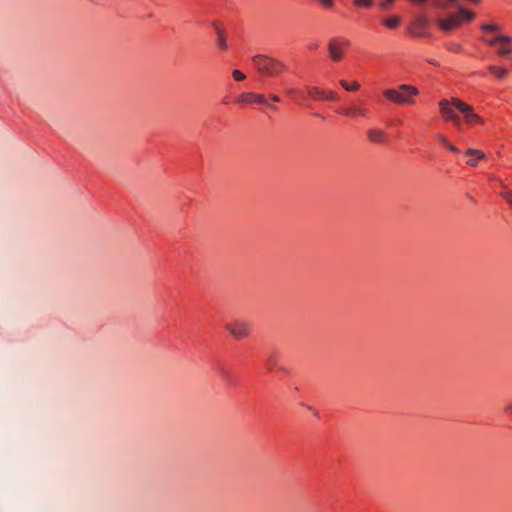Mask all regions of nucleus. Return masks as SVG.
I'll return each mask as SVG.
<instances>
[{
  "mask_svg": "<svg viewBox=\"0 0 512 512\" xmlns=\"http://www.w3.org/2000/svg\"><path fill=\"white\" fill-rule=\"evenodd\" d=\"M232 76L236 81H243L246 78V75L237 69L232 71Z\"/></svg>",
  "mask_w": 512,
  "mask_h": 512,
  "instance_id": "5701e85b",
  "label": "nucleus"
},
{
  "mask_svg": "<svg viewBox=\"0 0 512 512\" xmlns=\"http://www.w3.org/2000/svg\"><path fill=\"white\" fill-rule=\"evenodd\" d=\"M501 196L507 201L509 206L512 207V190L503 191Z\"/></svg>",
  "mask_w": 512,
  "mask_h": 512,
  "instance_id": "b1692460",
  "label": "nucleus"
},
{
  "mask_svg": "<svg viewBox=\"0 0 512 512\" xmlns=\"http://www.w3.org/2000/svg\"><path fill=\"white\" fill-rule=\"evenodd\" d=\"M505 410H506V412H508V413H512V403H509V404L505 407Z\"/></svg>",
  "mask_w": 512,
  "mask_h": 512,
  "instance_id": "2f4dec72",
  "label": "nucleus"
},
{
  "mask_svg": "<svg viewBox=\"0 0 512 512\" xmlns=\"http://www.w3.org/2000/svg\"><path fill=\"white\" fill-rule=\"evenodd\" d=\"M446 147H447L450 151H452V152H455V153H458V152H459V149H458L456 146H454L453 144H451L450 142H449V144H448V145H446Z\"/></svg>",
  "mask_w": 512,
  "mask_h": 512,
  "instance_id": "c756f323",
  "label": "nucleus"
},
{
  "mask_svg": "<svg viewBox=\"0 0 512 512\" xmlns=\"http://www.w3.org/2000/svg\"><path fill=\"white\" fill-rule=\"evenodd\" d=\"M438 140L443 144V145H448L449 144V141L447 140V138L441 134H439L438 136Z\"/></svg>",
  "mask_w": 512,
  "mask_h": 512,
  "instance_id": "c85d7f7f",
  "label": "nucleus"
},
{
  "mask_svg": "<svg viewBox=\"0 0 512 512\" xmlns=\"http://www.w3.org/2000/svg\"><path fill=\"white\" fill-rule=\"evenodd\" d=\"M439 107L442 117L446 121L453 122L458 129L462 128V124L459 116L455 112V109L463 114L464 120L468 124H482L484 122L480 116L474 113L472 106L458 98H452L451 100L443 99L439 102Z\"/></svg>",
  "mask_w": 512,
  "mask_h": 512,
  "instance_id": "f257e3e1",
  "label": "nucleus"
},
{
  "mask_svg": "<svg viewBox=\"0 0 512 512\" xmlns=\"http://www.w3.org/2000/svg\"><path fill=\"white\" fill-rule=\"evenodd\" d=\"M269 98L273 101V102H280V97L276 94H270L269 95Z\"/></svg>",
  "mask_w": 512,
  "mask_h": 512,
  "instance_id": "7c9ffc66",
  "label": "nucleus"
},
{
  "mask_svg": "<svg viewBox=\"0 0 512 512\" xmlns=\"http://www.w3.org/2000/svg\"><path fill=\"white\" fill-rule=\"evenodd\" d=\"M266 366L268 370H273L275 367V356L268 355L266 359Z\"/></svg>",
  "mask_w": 512,
  "mask_h": 512,
  "instance_id": "a878e982",
  "label": "nucleus"
},
{
  "mask_svg": "<svg viewBox=\"0 0 512 512\" xmlns=\"http://www.w3.org/2000/svg\"><path fill=\"white\" fill-rule=\"evenodd\" d=\"M483 41L489 46H495L496 44L512 42V37L506 34H496L495 37L490 39L483 38Z\"/></svg>",
  "mask_w": 512,
  "mask_h": 512,
  "instance_id": "f8f14e48",
  "label": "nucleus"
},
{
  "mask_svg": "<svg viewBox=\"0 0 512 512\" xmlns=\"http://www.w3.org/2000/svg\"><path fill=\"white\" fill-rule=\"evenodd\" d=\"M394 1L395 0H386V6L392 4ZM409 1L414 4H417V5H424L427 2V0H409Z\"/></svg>",
  "mask_w": 512,
  "mask_h": 512,
  "instance_id": "bb28decb",
  "label": "nucleus"
},
{
  "mask_svg": "<svg viewBox=\"0 0 512 512\" xmlns=\"http://www.w3.org/2000/svg\"><path fill=\"white\" fill-rule=\"evenodd\" d=\"M339 84L347 92H355L360 88V84L356 80L348 81L345 79H341L339 81Z\"/></svg>",
  "mask_w": 512,
  "mask_h": 512,
  "instance_id": "4468645a",
  "label": "nucleus"
},
{
  "mask_svg": "<svg viewBox=\"0 0 512 512\" xmlns=\"http://www.w3.org/2000/svg\"><path fill=\"white\" fill-rule=\"evenodd\" d=\"M462 24V18L458 14H449L446 18L437 20V25L444 32H450Z\"/></svg>",
  "mask_w": 512,
  "mask_h": 512,
  "instance_id": "1a4fd4ad",
  "label": "nucleus"
},
{
  "mask_svg": "<svg viewBox=\"0 0 512 512\" xmlns=\"http://www.w3.org/2000/svg\"><path fill=\"white\" fill-rule=\"evenodd\" d=\"M401 22V18L398 16L386 18V27L396 28Z\"/></svg>",
  "mask_w": 512,
  "mask_h": 512,
  "instance_id": "aec40b11",
  "label": "nucleus"
},
{
  "mask_svg": "<svg viewBox=\"0 0 512 512\" xmlns=\"http://www.w3.org/2000/svg\"><path fill=\"white\" fill-rule=\"evenodd\" d=\"M217 44L222 49H226L227 48L226 38H225L224 34L221 31H218Z\"/></svg>",
  "mask_w": 512,
  "mask_h": 512,
  "instance_id": "4be33fe9",
  "label": "nucleus"
},
{
  "mask_svg": "<svg viewBox=\"0 0 512 512\" xmlns=\"http://www.w3.org/2000/svg\"><path fill=\"white\" fill-rule=\"evenodd\" d=\"M466 155L469 157L467 164L472 167L477 166L478 160L485 158V154L481 150L477 149H468L466 151Z\"/></svg>",
  "mask_w": 512,
  "mask_h": 512,
  "instance_id": "9b49d317",
  "label": "nucleus"
},
{
  "mask_svg": "<svg viewBox=\"0 0 512 512\" xmlns=\"http://www.w3.org/2000/svg\"><path fill=\"white\" fill-rule=\"evenodd\" d=\"M481 29L484 32L498 33L500 31V26L497 24L486 23L481 25Z\"/></svg>",
  "mask_w": 512,
  "mask_h": 512,
  "instance_id": "6ab92c4d",
  "label": "nucleus"
},
{
  "mask_svg": "<svg viewBox=\"0 0 512 512\" xmlns=\"http://www.w3.org/2000/svg\"><path fill=\"white\" fill-rule=\"evenodd\" d=\"M458 0H446V1H439L436 0L434 2V6L440 9H447L450 4H456Z\"/></svg>",
  "mask_w": 512,
  "mask_h": 512,
  "instance_id": "412c9836",
  "label": "nucleus"
},
{
  "mask_svg": "<svg viewBox=\"0 0 512 512\" xmlns=\"http://www.w3.org/2000/svg\"><path fill=\"white\" fill-rule=\"evenodd\" d=\"M349 46V42L347 40H333L329 43L328 49L330 57L334 61H339L342 59L344 50Z\"/></svg>",
  "mask_w": 512,
  "mask_h": 512,
  "instance_id": "9d476101",
  "label": "nucleus"
},
{
  "mask_svg": "<svg viewBox=\"0 0 512 512\" xmlns=\"http://www.w3.org/2000/svg\"><path fill=\"white\" fill-rule=\"evenodd\" d=\"M285 92L288 96H290L293 99H303L304 98L303 93L296 88H291V87L287 88L285 90Z\"/></svg>",
  "mask_w": 512,
  "mask_h": 512,
  "instance_id": "a211bd4d",
  "label": "nucleus"
},
{
  "mask_svg": "<svg viewBox=\"0 0 512 512\" xmlns=\"http://www.w3.org/2000/svg\"><path fill=\"white\" fill-rule=\"evenodd\" d=\"M236 102L239 104H243V105L258 103V104L267 106V107L271 108L272 110H277V107L269 104L265 95L260 94V93H254V92L241 93L240 95L237 96Z\"/></svg>",
  "mask_w": 512,
  "mask_h": 512,
  "instance_id": "423d86ee",
  "label": "nucleus"
},
{
  "mask_svg": "<svg viewBox=\"0 0 512 512\" xmlns=\"http://www.w3.org/2000/svg\"><path fill=\"white\" fill-rule=\"evenodd\" d=\"M373 1L372 0H354V4L359 7H371Z\"/></svg>",
  "mask_w": 512,
  "mask_h": 512,
  "instance_id": "393cba45",
  "label": "nucleus"
},
{
  "mask_svg": "<svg viewBox=\"0 0 512 512\" xmlns=\"http://www.w3.org/2000/svg\"><path fill=\"white\" fill-rule=\"evenodd\" d=\"M488 70L499 80H504L509 74V70L503 66L490 65Z\"/></svg>",
  "mask_w": 512,
  "mask_h": 512,
  "instance_id": "ddd939ff",
  "label": "nucleus"
},
{
  "mask_svg": "<svg viewBox=\"0 0 512 512\" xmlns=\"http://www.w3.org/2000/svg\"><path fill=\"white\" fill-rule=\"evenodd\" d=\"M308 95L314 100L337 101L338 94L333 90H324L315 86L307 87Z\"/></svg>",
  "mask_w": 512,
  "mask_h": 512,
  "instance_id": "0eeeda50",
  "label": "nucleus"
},
{
  "mask_svg": "<svg viewBox=\"0 0 512 512\" xmlns=\"http://www.w3.org/2000/svg\"><path fill=\"white\" fill-rule=\"evenodd\" d=\"M512 42L501 43L500 48L497 51V54L501 57H507L512 54Z\"/></svg>",
  "mask_w": 512,
  "mask_h": 512,
  "instance_id": "dca6fc26",
  "label": "nucleus"
},
{
  "mask_svg": "<svg viewBox=\"0 0 512 512\" xmlns=\"http://www.w3.org/2000/svg\"><path fill=\"white\" fill-rule=\"evenodd\" d=\"M367 138L372 143H381L383 141V133L378 129L367 130Z\"/></svg>",
  "mask_w": 512,
  "mask_h": 512,
  "instance_id": "2eb2a0df",
  "label": "nucleus"
},
{
  "mask_svg": "<svg viewBox=\"0 0 512 512\" xmlns=\"http://www.w3.org/2000/svg\"><path fill=\"white\" fill-rule=\"evenodd\" d=\"M254 67L263 75L277 76L285 70V65L278 59L257 54L252 57Z\"/></svg>",
  "mask_w": 512,
  "mask_h": 512,
  "instance_id": "f03ea898",
  "label": "nucleus"
},
{
  "mask_svg": "<svg viewBox=\"0 0 512 512\" xmlns=\"http://www.w3.org/2000/svg\"><path fill=\"white\" fill-rule=\"evenodd\" d=\"M428 23L429 20L425 14H418L411 24L410 32L415 36L425 37L427 36L426 28Z\"/></svg>",
  "mask_w": 512,
  "mask_h": 512,
  "instance_id": "6e6552de",
  "label": "nucleus"
},
{
  "mask_svg": "<svg viewBox=\"0 0 512 512\" xmlns=\"http://www.w3.org/2000/svg\"><path fill=\"white\" fill-rule=\"evenodd\" d=\"M418 93L416 87L404 84L397 89L386 90V99L397 104L411 105L414 103L413 97L417 96Z\"/></svg>",
  "mask_w": 512,
  "mask_h": 512,
  "instance_id": "7ed1b4c3",
  "label": "nucleus"
},
{
  "mask_svg": "<svg viewBox=\"0 0 512 512\" xmlns=\"http://www.w3.org/2000/svg\"><path fill=\"white\" fill-rule=\"evenodd\" d=\"M320 3L326 8H331L334 5L333 0H320Z\"/></svg>",
  "mask_w": 512,
  "mask_h": 512,
  "instance_id": "cd10ccee",
  "label": "nucleus"
},
{
  "mask_svg": "<svg viewBox=\"0 0 512 512\" xmlns=\"http://www.w3.org/2000/svg\"><path fill=\"white\" fill-rule=\"evenodd\" d=\"M225 329L236 339L247 338L251 334V323L242 318H235L234 320L225 324Z\"/></svg>",
  "mask_w": 512,
  "mask_h": 512,
  "instance_id": "39448f33",
  "label": "nucleus"
},
{
  "mask_svg": "<svg viewBox=\"0 0 512 512\" xmlns=\"http://www.w3.org/2000/svg\"><path fill=\"white\" fill-rule=\"evenodd\" d=\"M458 15L462 18V22L464 20L469 22L474 18V14L463 7L458 8Z\"/></svg>",
  "mask_w": 512,
  "mask_h": 512,
  "instance_id": "f3484780",
  "label": "nucleus"
},
{
  "mask_svg": "<svg viewBox=\"0 0 512 512\" xmlns=\"http://www.w3.org/2000/svg\"><path fill=\"white\" fill-rule=\"evenodd\" d=\"M337 112L343 116L354 119H370L371 112L368 104L364 100H351L347 106L341 107Z\"/></svg>",
  "mask_w": 512,
  "mask_h": 512,
  "instance_id": "20e7f679",
  "label": "nucleus"
}]
</instances>
